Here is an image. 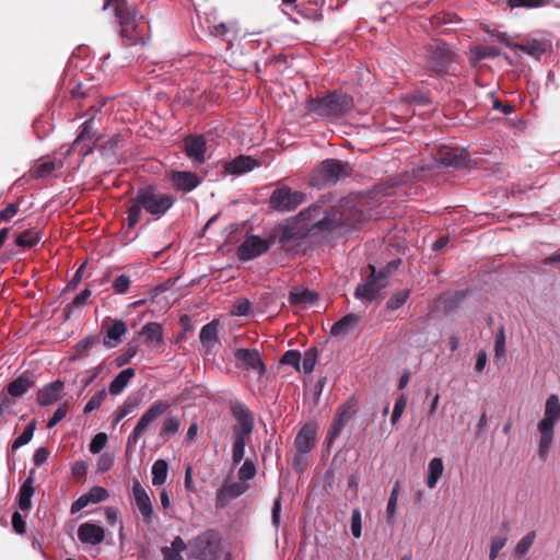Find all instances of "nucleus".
<instances>
[{
    "instance_id": "f257e3e1",
    "label": "nucleus",
    "mask_w": 560,
    "mask_h": 560,
    "mask_svg": "<svg viewBox=\"0 0 560 560\" xmlns=\"http://www.w3.org/2000/svg\"><path fill=\"white\" fill-rule=\"evenodd\" d=\"M176 198L171 194L161 192L156 185L149 184L137 189L127 210L128 228L137 225L143 210L155 219H161L174 206Z\"/></svg>"
},
{
    "instance_id": "f03ea898",
    "label": "nucleus",
    "mask_w": 560,
    "mask_h": 560,
    "mask_svg": "<svg viewBox=\"0 0 560 560\" xmlns=\"http://www.w3.org/2000/svg\"><path fill=\"white\" fill-rule=\"evenodd\" d=\"M353 105L352 96L331 91L324 96L311 98L307 103V109L320 118L337 120L346 117Z\"/></svg>"
},
{
    "instance_id": "7ed1b4c3",
    "label": "nucleus",
    "mask_w": 560,
    "mask_h": 560,
    "mask_svg": "<svg viewBox=\"0 0 560 560\" xmlns=\"http://www.w3.org/2000/svg\"><path fill=\"white\" fill-rule=\"evenodd\" d=\"M115 15L119 23L120 36L128 45H144L147 22L143 15L126 1H118L115 4Z\"/></svg>"
},
{
    "instance_id": "20e7f679",
    "label": "nucleus",
    "mask_w": 560,
    "mask_h": 560,
    "mask_svg": "<svg viewBox=\"0 0 560 560\" xmlns=\"http://www.w3.org/2000/svg\"><path fill=\"white\" fill-rule=\"evenodd\" d=\"M560 421V402L556 394H551L545 404L542 419L537 424L540 439L537 447V456L545 462L549 455L553 442V431L557 422Z\"/></svg>"
},
{
    "instance_id": "39448f33",
    "label": "nucleus",
    "mask_w": 560,
    "mask_h": 560,
    "mask_svg": "<svg viewBox=\"0 0 560 560\" xmlns=\"http://www.w3.org/2000/svg\"><path fill=\"white\" fill-rule=\"evenodd\" d=\"M221 534L217 529H206L188 540L189 557L198 560H218L221 556Z\"/></svg>"
},
{
    "instance_id": "423d86ee",
    "label": "nucleus",
    "mask_w": 560,
    "mask_h": 560,
    "mask_svg": "<svg viewBox=\"0 0 560 560\" xmlns=\"http://www.w3.org/2000/svg\"><path fill=\"white\" fill-rule=\"evenodd\" d=\"M351 175V167L347 162L337 159H326L313 172L311 184L322 188L336 185L339 180Z\"/></svg>"
},
{
    "instance_id": "0eeeda50",
    "label": "nucleus",
    "mask_w": 560,
    "mask_h": 560,
    "mask_svg": "<svg viewBox=\"0 0 560 560\" xmlns=\"http://www.w3.org/2000/svg\"><path fill=\"white\" fill-rule=\"evenodd\" d=\"M453 52L445 42L436 40L425 48V70L431 74H446L453 62Z\"/></svg>"
},
{
    "instance_id": "6e6552de",
    "label": "nucleus",
    "mask_w": 560,
    "mask_h": 560,
    "mask_svg": "<svg viewBox=\"0 0 560 560\" xmlns=\"http://www.w3.org/2000/svg\"><path fill=\"white\" fill-rule=\"evenodd\" d=\"M370 275L357 285L353 296L363 303H371L382 296L383 290L387 287L386 272L377 271L372 264L369 265Z\"/></svg>"
},
{
    "instance_id": "1a4fd4ad",
    "label": "nucleus",
    "mask_w": 560,
    "mask_h": 560,
    "mask_svg": "<svg viewBox=\"0 0 560 560\" xmlns=\"http://www.w3.org/2000/svg\"><path fill=\"white\" fill-rule=\"evenodd\" d=\"M93 126L94 117L86 119L80 125L77 137L67 152L68 154L79 150L84 159L93 152L96 142L102 138V135Z\"/></svg>"
},
{
    "instance_id": "9d476101",
    "label": "nucleus",
    "mask_w": 560,
    "mask_h": 560,
    "mask_svg": "<svg viewBox=\"0 0 560 560\" xmlns=\"http://www.w3.org/2000/svg\"><path fill=\"white\" fill-rule=\"evenodd\" d=\"M357 412V406L355 402L350 399L341 404L332 420L331 423L327 430L324 444L329 450L331 445L335 443V441L339 438L340 433L342 432L343 428L348 423V421L355 415Z\"/></svg>"
},
{
    "instance_id": "9b49d317",
    "label": "nucleus",
    "mask_w": 560,
    "mask_h": 560,
    "mask_svg": "<svg viewBox=\"0 0 560 560\" xmlns=\"http://www.w3.org/2000/svg\"><path fill=\"white\" fill-rule=\"evenodd\" d=\"M304 198V192L293 191L291 188L282 186L271 192L269 206L278 212H291L303 202Z\"/></svg>"
},
{
    "instance_id": "f8f14e48",
    "label": "nucleus",
    "mask_w": 560,
    "mask_h": 560,
    "mask_svg": "<svg viewBox=\"0 0 560 560\" xmlns=\"http://www.w3.org/2000/svg\"><path fill=\"white\" fill-rule=\"evenodd\" d=\"M170 407V402L165 400H155L140 417L133 431L129 434L127 439V446L130 447L131 445H136L138 440L141 438L142 433L150 425V423L153 422L159 417H161L162 415H164Z\"/></svg>"
},
{
    "instance_id": "ddd939ff",
    "label": "nucleus",
    "mask_w": 560,
    "mask_h": 560,
    "mask_svg": "<svg viewBox=\"0 0 560 560\" xmlns=\"http://www.w3.org/2000/svg\"><path fill=\"white\" fill-rule=\"evenodd\" d=\"M273 242V238H262L259 235H248L237 247L236 257L241 261L254 260L266 254Z\"/></svg>"
},
{
    "instance_id": "4468645a",
    "label": "nucleus",
    "mask_w": 560,
    "mask_h": 560,
    "mask_svg": "<svg viewBox=\"0 0 560 560\" xmlns=\"http://www.w3.org/2000/svg\"><path fill=\"white\" fill-rule=\"evenodd\" d=\"M230 411L236 423L232 431L252 433L254 430V415L242 401L234 399L230 401Z\"/></svg>"
},
{
    "instance_id": "2eb2a0df",
    "label": "nucleus",
    "mask_w": 560,
    "mask_h": 560,
    "mask_svg": "<svg viewBox=\"0 0 560 560\" xmlns=\"http://www.w3.org/2000/svg\"><path fill=\"white\" fill-rule=\"evenodd\" d=\"M311 229L300 226L296 223L285 224L278 236V243L284 249H290V245L301 246L310 236Z\"/></svg>"
},
{
    "instance_id": "dca6fc26",
    "label": "nucleus",
    "mask_w": 560,
    "mask_h": 560,
    "mask_svg": "<svg viewBox=\"0 0 560 560\" xmlns=\"http://www.w3.org/2000/svg\"><path fill=\"white\" fill-rule=\"evenodd\" d=\"M234 357L242 369L257 373L259 376L265 374L266 365L257 349L237 348Z\"/></svg>"
},
{
    "instance_id": "f3484780",
    "label": "nucleus",
    "mask_w": 560,
    "mask_h": 560,
    "mask_svg": "<svg viewBox=\"0 0 560 560\" xmlns=\"http://www.w3.org/2000/svg\"><path fill=\"white\" fill-rule=\"evenodd\" d=\"M434 161L438 165L456 168L465 166L469 162V156L463 149L444 148L439 151Z\"/></svg>"
},
{
    "instance_id": "a211bd4d",
    "label": "nucleus",
    "mask_w": 560,
    "mask_h": 560,
    "mask_svg": "<svg viewBox=\"0 0 560 560\" xmlns=\"http://www.w3.org/2000/svg\"><path fill=\"white\" fill-rule=\"evenodd\" d=\"M35 382L36 373L34 371L26 370L8 384V395L14 399L20 398L35 386Z\"/></svg>"
},
{
    "instance_id": "6ab92c4d",
    "label": "nucleus",
    "mask_w": 560,
    "mask_h": 560,
    "mask_svg": "<svg viewBox=\"0 0 560 560\" xmlns=\"http://www.w3.org/2000/svg\"><path fill=\"white\" fill-rule=\"evenodd\" d=\"M317 425L307 422L301 427L294 439V447L298 453H311L315 447Z\"/></svg>"
},
{
    "instance_id": "aec40b11",
    "label": "nucleus",
    "mask_w": 560,
    "mask_h": 560,
    "mask_svg": "<svg viewBox=\"0 0 560 560\" xmlns=\"http://www.w3.org/2000/svg\"><path fill=\"white\" fill-rule=\"evenodd\" d=\"M77 535L82 544L96 546L104 541L105 529L97 524L85 522L79 525Z\"/></svg>"
},
{
    "instance_id": "412c9836",
    "label": "nucleus",
    "mask_w": 560,
    "mask_h": 560,
    "mask_svg": "<svg viewBox=\"0 0 560 560\" xmlns=\"http://www.w3.org/2000/svg\"><path fill=\"white\" fill-rule=\"evenodd\" d=\"M132 493L135 498L136 505L142 515L143 522L145 524H150L153 520L154 511L147 491L141 487L138 480L133 481L132 485Z\"/></svg>"
},
{
    "instance_id": "4be33fe9",
    "label": "nucleus",
    "mask_w": 560,
    "mask_h": 560,
    "mask_svg": "<svg viewBox=\"0 0 560 560\" xmlns=\"http://www.w3.org/2000/svg\"><path fill=\"white\" fill-rule=\"evenodd\" d=\"M258 166H260V163L256 159L250 155L241 154L228 161L224 164V171L233 176H242Z\"/></svg>"
},
{
    "instance_id": "5701e85b",
    "label": "nucleus",
    "mask_w": 560,
    "mask_h": 560,
    "mask_svg": "<svg viewBox=\"0 0 560 560\" xmlns=\"http://www.w3.org/2000/svg\"><path fill=\"white\" fill-rule=\"evenodd\" d=\"M65 388V382L56 380L46 384L37 394L36 402L40 407L50 406L60 399L61 392Z\"/></svg>"
},
{
    "instance_id": "b1692460",
    "label": "nucleus",
    "mask_w": 560,
    "mask_h": 560,
    "mask_svg": "<svg viewBox=\"0 0 560 560\" xmlns=\"http://www.w3.org/2000/svg\"><path fill=\"white\" fill-rule=\"evenodd\" d=\"M103 328L105 329L103 345L109 349L118 346L121 342V337L127 331L126 323L121 319H115L110 325L105 322Z\"/></svg>"
},
{
    "instance_id": "393cba45",
    "label": "nucleus",
    "mask_w": 560,
    "mask_h": 560,
    "mask_svg": "<svg viewBox=\"0 0 560 560\" xmlns=\"http://www.w3.org/2000/svg\"><path fill=\"white\" fill-rule=\"evenodd\" d=\"M171 180L176 189L185 192H190L200 185V178L189 171H173Z\"/></svg>"
},
{
    "instance_id": "a878e982",
    "label": "nucleus",
    "mask_w": 560,
    "mask_h": 560,
    "mask_svg": "<svg viewBox=\"0 0 560 560\" xmlns=\"http://www.w3.org/2000/svg\"><path fill=\"white\" fill-rule=\"evenodd\" d=\"M247 486L243 482H228L223 485L217 491L215 502L217 506L223 508L230 500L236 499L242 495L246 490Z\"/></svg>"
},
{
    "instance_id": "bb28decb",
    "label": "nucleus",
    "mask_w": 560,
    "mask_h": 560,
    "mask_svg": "<svg viewBox=\"0 0 560 560\" xmlns=\"http://www.w3.org/2000/svg\"><path fill=\"white\" fill-rule=\"evenodd\" d=\"M207 143L202 135L188 140L185 144L186 155L197 163H203L206 159Z\"/></svg>"
},
{
    "instance_id": "cd10ccee",
    "label": "nucleus",
    "mask_w": 560,
    "mask_h": 560,
    "mask_svg": "<svg viewBox=\"0 0 560 560\" xmlns=\"http://www.w3.org/2000/svg\"><path fill=\"white\" fill-rule=\"evenodd\" d=\"M360 322V316L349 313L338 319L330 327V335L334 337H343L352 330Z\"/></svg>"
},
{
    "instance_id": "c85d7f7f",
    "label": "nucleus",
    "mask_w": 560,
    "mask_h": 560,
    "mask_svg": "<svg viewBox=\"0 0 560 560\" xmlns=\"http://www.w3.org/2000/svg\"><path fill=\"white\" fill-rule=\"evenodd\" d=\"M252 433L232 431V460L234 465H238L242 460H244L245 456V447L250 439Z\"/></svg>"
},
{
    "instance_id": "c756f323",
    "label": "nucleus",
    "mask_w": 560,
    "mask_h": 560,
    "mask_svg": "<svg viewBox=\"0 0 560 560\" xmlns=\"http://www.w3.org/2000/svg\"><path fill=\"white\" fill-rule=\"evenodd\" d=\"M549 46L550 43L545 38H533L525 44L517 43V45H515V49H518L522 52L536 59H540L541 55L547 51Z\"/></svg>"
},
{
    "instance_id": "7c9ffc66",
    "label": "nucleus",
    "mask_w": 560,
    "mask_h": 560,
    "mask_svg": "<svg viewBox=\"0 0 560 560\" xmlns=\"http://www.w3.org/2000/svg\"><path fill=\"white\" fill-rule=\"evenodd\" d=\"M318 298L317 292L310 289H302L290 291L288 301L291 305L307 307L313 305Z\"/></svg>"
},
{
    "instance_id": "2f4dec72",
    "label": "nucleus",
    "mask_w": 560,
    "mask_h": 560,
    "mask_svg": "<svg viewBox=\"0 0 560 560\" xmlns=\"http://www.w3.org/2000/svg\"><path fill=\"white\" fill-rule=\"evenodd\" d=\"M43 238V231L32 228L22 231L15 236V245L22 248H32Z\"/></svg>"
},
{
    "instance_id": "473e14b6",
    "label": "nucleus",
    "mask_w": 560,
    "mask_h": 560,
    "mask_svg": "<svg viewBox=\"0 0 560 560\" xmlns=\"http://www.w3.org/2000/svg\"><path fill=\"white\" fill-rule=\"evenodd\" d=\"M140 335L148 345L156 346L163 341V327L156 322H150L141 328Z\"/></svg>"
},
{
    "instance_id": "72a5a7b5",
    "label": "nucleus",
    "mask_w": 560,
    "mask_h": 560,
    "mask_svg": "<svg viewBox=\"0 0 560 560\" xmlns=\"http://www.w3.org/2000/svg\"><path fill=\"white\" fill-rule=\"evenodd\" d=\"M136 371L127 368L120 371L109 384V393L114 396L119 395L128 385L129 381L135 376Z\"/></svg>"
},
{
    "instance_id": "f704fd0d",
    "label": "nucleus",
    "mask_w": 560,
    "mask_h": 560,
    "mask_svg": "<svg viewBox=\"0 0 560 560\" xmlns=\"http://www.w3.org/2000/svg\"><path fill=\"white\" fill-rule=\"evenodd\" d=\"M35 493L34 486L22 483L16 494L15 501L22 512H30L32 509V498Z\"/></svg>"
},
{
    "instance_id": "c9c22d12",
    "label": "nucleus",
    "mask_w": 560,
    "mask_h": 560,
    "mask_svg": "<svg viewBox=\"0 0 560 560\" xmlns=\"http://www.w3.org/2000/svg\"><path fill=\"white\" fill-rule=\"evenodd\" d=\"M443 460L440 457H434L429 462L427 471V486L432 489L436 486L443 474Z\"/></svg>"
},
{
    "instance_id": "e433bc0d",
    "label": "nucleus",
    "mask_w": 560,
    "mask_h": 560,
    "mask_svg": "<svg viewBox=\"0 0 560 560\" xmlns=\"http://www.w3.org/2000/svg\"><path fill=\"white\" fill-rule=\"evenodd\" d=\"M200 342L207 348H212L218 342V322L212 320L202 326L199 332Z\"/></svg>"
},
{
    "instance_id": "4c0bfd02",
    "label": "nucleus",
    "mask_w": 560,
    "mask_h": 560,
    "mask_svg": "<svg viewBox=\"0 0 560 560\" xmlns=\"http://www.w3.org/2000/svg\"><path fill=\"white\" fill-rule=\"evenodd\" d=\"M167 472H168V464L165 459H156L151 468L152 474V485L153 486H162L165 483L167 479Z\"/></svg>"
},
{
    "instance_id": "58836bf2",
    "label": "nucleus",
    "mask_w": 560,
    "mask_h": 560,
    "mask_svg": "<svg viewBox=\"0 0 560 560\" xmlns=\"http://www.w3.org/2000/svg\"><path fill=\"white\" fill-rule=\"evenodd\" d=\"M36 429V421L32 420L26 424L23 432L12 442L11 452L18 451L20 447L28 444L34 435Z\"/></svg>"
},
{
    "instance_id": "ea45409f",
    "label": "nucleus",
    "mask_w": 560,
    "mask_h": 560,
    "mask_svg": "<svg viewBox=\"0 0 560 560\" xmlns=\"http://www.w3.org/2000/svg\"><path fill=\"white\" fill-rule=\"evenodd\" d=\"M398 494H399V482L396 481V483L394 485V487L390 491L387 506H386V521L390 525H393L395 523V516H396L397 506H398Z\"/></svg>"
},
{
    "instance_id": "a19ab883",
    "label": "nucleus",
    "mask_w": 560,
    "mask_h": 560,
    "mask_svg": "<svg viewBox=\"0 0 560 560\" xmlns=\"http://www.w3.org/2000/svg\"><path fill=\"white\" fill-rule=\"evenodd\" d=\"M180 427V420L177 416H171L164 419L161 431H160V438L163 440H167L168 438L175 435Z\"/></svg>"
},
{
    "instance_id": "79ce46f5",
    "label": "nucleus",
    "mask_w": 560,
    "mask_h": 560,
    "mask_svg": "<svg viewBox=\"0 0 560 560\" xmlns=\"http://www.w3.org/2000/svg\"><path fill=\"white\" fill-rule=\"evenodd\" d=\"M138 349H139L138 340L133 339V340L129 341L127 343L125 350L122 351V353L117 355V358L115 359L117 366L121 368V366L128 364L130 362V360L136 357Z\"/></svg>"
},
{
    "instance_id": "37998d69",
    "label": "nucleus",
    "mask_w": 560,
    "mask_h": 560,
    "mask_svg": "<svg viewBox=\"0 0 560 560\" xmlns=\"http://www.w3.org/2000/svg\"><path fill=\"white\" fill-rule=\"evenodd\" d=\"M476 61H480L483 59H494L501 55L500 48L495 46H476L471 50Z\"/></svg>"
},
{
    "instance_id": "c03bdc74",
    "label": "nucleus",
    "mask_w": 560,
    "mask_h": 560,
    "mask_svg": "<svg viewBox=\"0 0 560 560\" xmlns=\"http://www.w3.org/2000/svg\"><path fill=\"white\" fill-rule=\"evenodd\" d=\"M340 226V222H338L334 215L326 213L324 218L317 220L311 230H318L323 232H332Z\"/></svg>"
},
{
    "instance_id": "a18cd8bd",
    "label": "nucleus",
    "mask_w": 560,
    "mask_h": 560,
    "mask_svg": "<svg viewBox=\"0 0 560 560\" xmlns=\"http://www.w3.org/2000/svg\"><path fill=\"white\" fill-rule=\"evenodd\" d=\"M550 0H508L510 9H537L546 7Z\"/></svg>"
},
{
    "instance_id": "49530a36",
    "label": "nucleus",
    "mask_w": 560,
    "mask_h": 560,
    "mask_svg": "<svg viewBox=\"0 0 560 560\" xmlns=\"http://www.w3.org/2000/svg\"><path fill=\"white\" fill-rule=\"evenodd\" d=\"M317 358L318 351L315 347H311L304 352L302 359V370L305 374H311L314 371Z\"/></svg>"
},
{
    "instance_id": "de8ad7c7",
    "label": "nucleus",
    "mask_w": 560,
    "mask_h": 560,
    "mask_svg": "<svg viewBox=\"0 0 560 560\" xmlns=\"http://www.w3.org/2000/svg\"><path fill=\"white\" fill-rule=\"evenodd\" d=\"M410 294V290H401L398 292H395L389 296V299L386 302L387 310L396 311L400 308L407 301L408 296Z\"/></svg>"
},
{
    "instance_id": "09e8293b",
    "label": "nucleus",
    "mask_w": 560,
    "mask_h": 560,
    "mask_svg": "<svg viewBox=\"0 0 560 560\" xmlns=\"http://www.w3.org/2000/svg\"><path fill=\"white\" fill-rule=\"evenodd\" d=\"M106 389L105 388H102L101 390H98L96 394H94L89 400L88 402L85 404L84 408H83V412L84 413H90L96 409H98L103 402L105 401L106 399Z\"/></svg>"
},
{
    "instance_id": "8fccbe9b",
    "label": "nucleus",
    "mask_w": 560,
    "mask_h": 560,
    "mask_svg": "<svg viewBox=\"0 0 560 560\" xmlns=\"http://www.w3.org/2000/svg\"><path fill=\"white\" fill-rule=\"evenodd\" d=\"M257 469L254 462L249 458L245 459L237 471L238 479L243 482L252 480L256 476Z\"/></svg>"
},
{
    "instance_id": "3c124183",
    "label": "nucleus",
    "mask_w": 560,
    "mask_h": 560,
    "mask_svg": "<svg viewBox=\"0 0 560 560\" xmlns=\"http://www.w3.org/2000/svg\"><path fill=\"white\" fill-rule=\"evenodd\" d=\"M84 494L88 498L90 504L101 503V502L105 501L109 497L108 491L105 488L101 487V486L92 487Z\"/></svg>"
},
{
    "instance_id": "603ef678",
    "label": "nucleus",
    "mask_w": 560,
    "mask_h": 560,
    "mask_svg": "<svg viewBox=\"0 0 560 560\" xmlns=\"http://www.w3.org/2000/svg\"><path fill=\"white\" fill-rule=\"evenodd\" d=\"M91 293L92 292L90 289H84L73 299V301L70 304H68L66 306V308H65L66 319H68L70 317V315L74 308L82 306L86 302V300L91 296Z\"/></svg>"
},
{
    "instance_id": "864d4df0",
    "label": "nucleus",
    "mask_w": 560,
    "mask_h": 560,
    "mask_svg": "<svg viewBox=\"0 0 560 560\" xmlns=\"http://www.w3.org/2000/svg\"><path fill=\"white\" fill-rule=\"evenodd\" d=\"M301 359L302 355L299 350H288L281 357L280 363L283 365H290L296 371H300Z\"/></svg>"
},
{
    "instance_id": "5fc2aeb1",
    "label": "nucleus",
    "mask_w": 560,
    "mask_h": 560,
    "mask_svg": "<svg viewBox=\"0 0 560 560\" xmlns=\"http://www.w3.org/2000/svg\"><path fill=\"white\" fill-rule=\"evenodd\" d=\"M508 537L506 535H497L491 538L490 550H489V559L495 560L506 545Z\"/></svg>"
},
{
    "instance_id": "6e6d98bb",
    "label": "nucleus",
    "mask_w": 560,
    "mask_h": 560,
    "mask_svg": "<svg viewBox=\"0 0 560 560\" xmlns=\"http://www.w3.org/2000/svg\"><path fill=\"white\" fill-rule=\"evenodd\" d=\"M351 534L354 538H360L362 536V513L359 508H355L351 512Z\"/></svg>"
},
{
    "instance_id": "4d7b16f0",
    "label": "nucleus",
    "mask_w": 560,
    "mask_h": 560,
    "mask_svg": "<svg viewBox=\"0 0 560 560\" xmlns=\"http://www.w3.org/2000/svg\"><path fill=\"white\" fill-rule=\"evenodd\" d=\"M535 538H536L535 532H529L524 537H522L515 548L516 555L517 556L526 555L529 551L532 545L534 544Z\"/></svg>"
},
{
    "instance_id": "13d9d810",
    "label": "nucleus",
    "mask_w": 560,
    "mask_h": 560,
    "mask_svg": "<svg viewBox=\"0 0 560 560\" xmlns=\"http://www.w3.org/2000/svg\"><path fill=\"white\" fill-rule=\"evenodd\" d=\"M108 436L105 432H100L93 436L89 444V451L92 454H98L106 446Z\"/></svg>"
},
{
    "instance_id": "bf43d9fd",
    "label": "nucleus",
    "mask_w": 560,
    "mask_h": 560,
    "mask_svg": "<svg viewBox=\"0 0 560 560\" xmlns=\"http://www.w3.org/2000/svg\"><path fill=\"white\" fill-rule=\"evenodd\" d=\"M406 406H407V397L404 394H401L400 396H398V398L396 399L395 405H394V409H393V412L390 416L392 424H395L398 422V420L401 418V416L406 409Z\"/></svg>"
},
{
    "instance_id": "052dcab7",
    "label": "nucleus",
    "mask_w": 560,
    "mask_h": 560,
    "mask_svg": "<svg viewBox=\"0 0 560 560\" xmlns=\"http://www.w3.org/2000/svg\"><path fill=\"white\" fill-rule=\"evenodd\" d=\"M252 303L248 299L241 298L233 305V314L235 316H247L250 313Z\"/></svg>"
},
{
    "instance_id": "680f3d73",
    "label": "nucleus",
    "mask_w": 560,
    "mask_h": 560,
    "mask_svg": "<svg viewBox=\"0 0 560 560\" xmlns=\"http://www.w3.org/2000/svg\"><path fill=\"white\" fill-rule=\"evenodd\" d=\"M130 284V278L126 275H119L113 280V289L117 294H125Z\"/></svg>"
},
{
    "instance_id": "e2e57ef3",
    "label": "nucleus",
    "mask_w": 560,
    "mask_h": 560,
    "mask_svg": "<svg viewBox=\"0 0 560 560\" xmlns=\"http://www.w3.org/2000/svg\"><path fill=\"white\" fill-rule=\"evenodd\" d=\"M11 524L13 530L18 535H23L26 532V522L19 511L13 512L11 516Z\"/></svg>"
},
{
    "instance_id": "0e129e2a",
    "label": "nucleus",
    "mask_w": 560,
    "mask_h": 560,
    "mask_svg": "<svg viewBox=\"0 0 560 560\" xmlns=\"http://www.w3.org/2000/svg\"><path fill=\"white\" fill-rule=\"evenodd\" d=\"M308 453H298L293 456L292 467L295 472L302 474L308 465Z\"/></svg>"
},
{
    "instance_id": "69168bd1",
    "label": "nucleus",
    "mask_w": 560,
    "mask_h": 560,
    "mask_svg": "<svg viewBox=\"0 0 560 560\" xmlns=\"http://www.w3.org/2000/svg\"><path fill=\"white\" fill-rule=\"evenodd\" d=\"M67 401H63L62 405H60L54 412L52 417L49 419L47 423V428L51 429L57 423H59L61 420H63L67 416Z\"/></svg>"
},
{
    "instance_id": "338daca9",
    "label": "nucleus",
    "mask_w": 560,
    "mask_h": 560,
    "mask_svg": "<svg viewBox=\"0 0 560 560\" xmlns=\"http://www.w3.org/2000/svg\"><path fill=\"white\" fill-rule=\"evenodd\" d=\"M114 465V458L108 453H103L96 463L97 470L100 472H106L108 471Z\"/></svg>"
},
{
    "instance_id": "774afa93",
    "label": "nucleus",
    "mask_w": 560,
    "mask_h": 560,
    "mask_svg": "<svg viewBox=\"0 0 560 560\" xmlns=\"http://www.w3.org/2000/svg\"><path fill=\"white\" fill-rule=\"evenodd\" d=\"M85 266H86V261L83 262L82 265H80L79 268L75 270L73 277L66 285L67 291L74 290L78 287V284L81 282L82 278H83V271L85 269Z\"/></svg>"
}]
</instances>
